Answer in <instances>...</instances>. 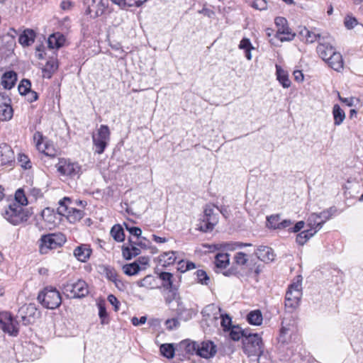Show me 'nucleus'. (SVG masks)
Instances as JSON below:
<instances>
[{"mask_svg": "<svg viewBox=\"0 0 363 363\" xmlns=\"http://www.w3.org/2000/svg\"><path fill=\"white\" fill-rule=\"evenodd\" d=\"M38 315L37 308L34 303L22 306L14 319L9 313H0V328L11 335L16 336L18 333V325L21 323L24 325L30 324Z\"/></svg>", "mask_w": 363, "mask_h": 363, "instance_id": "nucleus-1", "label": "nucleus"}, {"mask_svg": "<svg viewBox=\"0 0 363 363\" xmlns=\"http://www.w3.org/2000/svg\"><path fill=\"white\" fill-rule=\"evenodd\" d=\"M1 214L9 223L13 225H18L27 221L31 216L29 210L24 209L16 203H12L5 207Z\"/></svg>", "mask_w": 363, "mask_h": 363, "instance_id": "nucleus-2", "label": "nucleus"}, {"mask_svg": "<svg viewBox=\"0 0 363 363\" xmlns=\"http://www.w3.org/2000/svg\"><path fill=\"white\" fill-rule=\"evenodd\" d=\"M215 206L207 204L204 207L203 214L198 220L197 229L203 233L211 232L219 220L218 213L214 212Z\"/></svg>", "mask_w": 363, "mask_h": 363, "instance_id": "nucleus-3", "label": "nucleus"}, {"mask_svg": "<svg viewBox=\"0 0 363 363\" xmlns=\"http://www.w3.org/2000/svg\"><path fill=\"white\" fill-rule=\"evenodd\" d=\"M242 350L248 357L260 356L263 352V342L261 337L257 333H252L249 331L242 339Z\"/></svg>", "mask_w": 363, "mask_h": 363, "instance_id": "nucleus-4", "label": "nucleus"}, {"mask_svg": "<svg viewBox=\"0 0 363 363\" xmlns=\"http://www.w3.org/2000/svg\"><path fill=\"white\" fill-rule=\"evenodd\" d=\"M38 301L43 307L48 309H55L62 303V298L60 292L52 286L45 287L38 296Z\"/></svg>", "mask_w": 363, "mask_h": 363, "instance_id": "nucleus-5", "label": "nucleus"}, {"mask_svg": "<svg viewBox=\"0 0 363 363\" xmlns=\"http://www.w3.org/2000/svg\"><path fill=\"white\" fill-rule=\"evenodd\" d=\"M67 239L63 233H50L41 236L40 242V252L47 254L50 250L62 247Z\"/></svg>", "mask_w": 363, "mask_h": 363, "instance_id": "nucleus-6", "label": "nucleus"}, {"mask_svg": "<svg viewBox=\"0 0 363 363\" xmlns=\"http://www.w3.org/2000/svg\"><path fill=\"white\" fill-rule=\"evenodd\" d=\"M71 203L69 198L65 197L59 201L57 211L58 214L65 216L69 223H75L84 217V213L82 210L70 206Z\"/></svg>", "mask_w": 363, "mask_h": 363, "instance_id": "nucleus-7", "label": "nucleus"}, {"mask_svg": "<svg viewBox=\"0 0 363 363\" xmlns=\"http://www.w3.org/2000/svg\"><path fill=\"white\" fill-rule=\"evenodd\" d=\"M55 167L60 176L69 179L79 178L82 173L81 166L69 159L60 158Z\"/></svg>", "mask_w": 363, "mask_h": 363, "instance_id": "nucleus-8", "label": "nucleus"}, {"mask_svg": "<svg viewBox=\"0 0 363 363\" xmlns=\"http://www.w3.org/2000/svg\"><path fill=\"white\" fill-rule=\"evenodd\" d=\"M63 290L67 296L73 298H80L89 294L88 285L82 279L66 283L63 286Z\"/></svg>", "mask_w": 363, "mask_h": 363, "instance_id": "nucleus-9", "label": "nucleus"}, {"mask_svg": "<svg viewBox=\"0 0 363 363\" xmlns=\"http://www.w3.org/2000/svg\"><path fill=\"white\" fill-rule=\"evenodd\" d=\"M110 130L106 125H101L96 134H93L92 140L95 147V152L102 154L110 140Z\"/></svg>", "mask_w": 363, "mask_h": 363, "instance_id": "nucleus-10", "label": "nucleus"}, {"mask_svg": "<svg viewBox=\"0 0 363 363\" xmlns=\"http://www.w3.org/2000/svg\"><path fill=\"white\" fill-rule=\"evenodd\" d=\"M91 1V4H89V0H87L86 4L88 6L85 11V13L86 15H89L91 18H95L101 16L108 7V0Z\"/></svg>", "mask_w": 363, "mask_h": 363, "instance_id": "nucleus-11", "label": "nucleus"}, {"mask_svg": "<svg viewBox=\"0 0 363 363\" xmlns=\"http://www.w3.org/2000/svg\"><path fill=\"white\" fill-rule=\"evenodd\" d=\"M13 114L10 97L6 94L0 93V121H9L12 118Z\"/></svg>", "mask_w": 363, "mask_h": 363, "instance_id": "nucleus-12", "label": "nucleus"}, {"mask_svg": "<svg viewBox=\"0 0 363 363\" xmlns=\"http://www.w3.org/2000/svg\"><path fill=\"white\" fill-rule=\"evenodd\" d=\"M217 352V347L213 342L211 340L199 342V349L197 355L204 358L210 359L213 357Z\"/></svg>", "mask_w": 363, "mask_h": 363, "instance_id": "nucleus-13", "label": "nucleus"}, {"mask_svg": "<svg viewBox=\"0 0 363 363\" xmlns=\"http://www.w3.org/2000/svg\"><path fill=\"white\" fill-rule=\"evenodd\" d=\"M14 152L11 147L6 143L0 145L1 165H11L14 162Z\"/></svg>", "mask_w": 363, "mask_h": 363, "instance_id": "nucleus-14", "label": "nucleus"}, {"mask_svg": "<svg viewBox=\"0 0 363 363\" xmlns=\"http://www.w3.org/2000/svg\"><path fill=\"white\" fill-rule=\"evenodd\" d=\"M274 23L277 27V33L278 34H284L288 35V38H285L286 40H291L294 38V34L291 33L290 31V28L288 27L287 21L285 18L278 16L275 18ZM281 40H284L283 38H281Z\"/></svg>", "mask_w": 363, "mask_h": 363, "instance_id": "nucleus-15", "label": "nucleus"}, {"mask_svg": "<svg viewBox=\"0 0 363 363\" xmlns=\"http://www.w3.org/2000/svg\"><path fill=\"white\" fill-rule=\"evenodd\" d=\"M255 253L257 257L264 262H271L274 259L273 250L268 246H259Z\"/></svg>", "mask_w": 363, "mask_h": 363, "instance_id": "nucleus-16", "label": "nucleus"}, {"mask_svg": "<svg viewBox=\"0 0 363 363\" xmlns=\"http://www.w3.org/2000/svg\"><path fill=\"white\" fill-rule=\"evenodd\" d=\"M65 43V38L60 32L51 34L48 39V45L50 49L58 50L64 45Z\"/></svg>", "mask_w": 363, "mask_h": 363, "instance_id": "nucleus-17", "label": "nucleus"}, {"mask_svg": "<svg viewBox=\"0 0 363 363\" xmlns=\"http://www.w3.org/2000/svg\"><path fill=\"white\" fill-rule=\"evenodd\" d=\"M335 49L328 42L323 40L320 42L317 47V52L318 55L325 62L335 52Z\"/></svg>", "mask_w": 363, "mask_h": 363, "instance_id": "nucleus-18", "label": "nucleus"}, {"mask_svg": "<svg viewBox=\"0 0 363 363\" xmlns=\"http://www.w3.org/2000/svg\"><path fill=\"white\" fill-rule=\"evenodd\" d=\"M302 296L301 291H286L285 296V306L291 308H296L300 302Z\"/></svg>", "mask_w": 363, "mask_h": 363, "instance_id": "nucleus-19", "label": "nucleus"}, {"mask_svg": "<svg viewBox=\"0 0 363 363\" xmlns=\"http://www.w3.org/2000/svg\"><path fill=\"white\" fill-rule=\"evenodd\" d=\"M299 35L302 40H305L306 43H313L317 40L320 43L324 40V38H321L319 33H316L314 31L309 30L305 27L301 28L299 31Z\"/></svg>", "mask_w": 363, "mask_h": 363, "instance_id": "nucleus-20", "label": "nucleus"}, {"mask_svg": "<svg viewBox=\"0 0 363 363\" xmlns=\"http://www.w3.org/2000/svg\"><path fill=\"white\" fill-rule=\"evenodd\" d=\"M58 66L56 56L50 57L43 68V77L51 78L52 74L57 70Z\"/></svg>", "mask_w": 363, "mask_h": 363, "instance_id": "nucleus-21", "label": "nucleus"}, {"mask_svg": "<svg viewBox=\"0 0 363 363\" xmlns=\"http://www.w3.org/2000/svg\"><path fill=\"white\" fill-rule=\"evenodd\" d=\"M325 62L332 69L337 72H340L343 69V59L340 52H335Z\"/></svg>", "mask_w": 363, "mask_h": 363, "instance_id": "nucleus-22", "label": "nucleus"}, {"mask_svg": "<svg viewBox=\"0 0 363 363\" xmlns=\"http://www.w3.org/2000/svg\"><path fill=\"white\" fill-rule=\"evenodd\" d=\"M158 277L162 281V286L164 290L179 287L174 284L173 274L170 272H162L158 274Z\"/></svg>", "mask_w": 363, "mask_h": 363, "instance_id": "nucleus-23", "label": "nucleus"}, {"mask_svg": "<svg viewBox=\"0 0 363 363\" xmlns=\"http://www.w3.org/2000/svg\"><path fill=\"white\" fill-rule=\"evenodd\" d=\"M17 81V74L14 71L6 72L1 78V84L4 89H11Z\"/></svg>", "mask_w": 363, "mask_h": 363, "instance_id": "nucleus-24", "label": "nucleus"}, {"mask_svg": "<svg viewBox=\"0 0 363 363\" xmlns=\"http://www.w3.org/2000/svg\"><path fill=\"white\" fill-rule=\"evenodd\" d=\"M140 250L133 244L122 246V255L125 259L130 260L140 254Z\"/></svg>", "mask_w": 363, "mask_h": 363, "instance_id": "nucleus-25", "label": "nucleus"}, {"mask_svg": "<svg viewBox=\"0 0 363 363\" xmlns=\"http://www.w3.org/2000/svg\"><path fill=\"white\" fill-rule=\"evenodd\" d=\"M35 33L31 29L25 30L18 38V43L23 46H29L35 40Z\"/></svg>", "mask_w": 363, "mask_h": 363, "instance_id": "nucleus-26", "label": "nucleus"}, {"mask_svg": "<svg viewBox=\"0 0 363 363\" xmlns=\"http://www.w3.org/2000/svg\"><path fill=\"white\" fill-rule=\"evenodd\" d=\"M176 253L175 251L163 252L159 256V263L164 267L174 264L177 259Z\"/></svg>", "mask_w": 363, "mask_h": 363, "instance_id": "nucleus-27", "label": "nucleus"}, {"mask_svg": "<svg viewBox=\"0 0 363 363\" xmlns=\"http://www.w3.org/2000/svg\"><path fill=\"white\" fill-rule=\"evenodd\" d=\"M91 250L86 245H80L77 247L74 250V255L80 262H86L90 257Z\"/></svg>", "mask_w": 363, "mask_h": 363, "instance_id": "nucleus-28", "label": "nucleus"}, {"mask_svg": "<svg viewBox=\"0 0 363 363\" xmlns=\"http://www.w3.org/2000/svg\"><path fill=\"white\" fill-rule=\"evenodd\" d=\"M214 264L217 269H225L230 264L229 255L228 253H218L215 257Z\"/></svg>", "mask_w": 363, "mask_h": 363, "instance_id": "nucleus-29", "label": "nucleus"}, {"mask_svg": "<svg viewBox=\"0 0 363 363\" xmlns=\"http://www.w3.org/2000/svg\"><path fill=\"white\" fill-rule=\"evenodd\" d=\"M276 74L278 81L284 88H289L291 86V81L287 72L279 65H276Z\"/></svg>", "mask_w": 363, "mask_h": 363, "instance_id": "nucleus-30", "label": "nucleus"}, {"mask_svg": "<svg viewBox=\"0 0 363 363\" xmlns=\"http://www.w3.org/2000/svg\"><path fill=\"white\" fill-rule=\"evenodd\" d=\"M180 347L183 348L187 354H195L197 355V350L199 349L198 342L185 340L180 342Z\"/></svg>", "mask_w": 363, "mask_h": 363, "instance_id": "nucleus-31", "label": "nucleus"}, {"mask_svg": "<svg viewBox=\"0 0 363 363\" xmlns=\"http://www.w3.org/2000/svg\"><path fill=\"white\" fill-rule=\"evenodd\" d=\"M167 294L164 295V301L166 304L170 305L174 301L177 303L181 301V297L179 293V287L167 289Z\"/></svg>", "mask_w": 363, "mask_h": 363, "instance_id": "nucleus-32", "label": "nucleus"}, {"mask_svg": "<svg viewBox=\"0 0 363 363\" xmlns=\"http://www.w3.org/2000/svg\"><path fill=\"white\" fill-rule=\"evenodd\" d=\"M333 116L334 125H340L345 119V113L338 104H335L333 107Z\"/></svg>", "mask_w": 363, "mask_h": 363, "instance_id": "nucleus-33", "label": "nucleus"}, {"mask_svg": "<svg viewBox=\"0 0 363 363\" xmlns=\"http://www.w3.org/2000/svg\"><path fill=\"white\" fill-rule=\"evenodd\" d=\"M318 213H311L307 220V223L308 227L310 228L308 230L311 232H313V230H316V233L320 230L323 227V222L318 220Z\"/></svg>", "mask_w": 363, "mask_h": 363, "instance_id": "nucleus-34", "label": "nucleus"}, {"mask_svg": "<svg viewBox=\"0 0 363 363\" xmlns=\"http://www.w3.org/2000/svg\"><path fill=\"white\" fill-rule=\"evenodd\" d=\"M175 311L178 317L182 320L187 321L192 318V310L184 308L182 301L179 303H177V308Z\"/></svg>", "mask_w": 363, "mask_h": 363, "instance_id": "nucleus-35", "label": "nucleus"}, {"mask_svg": "<svg viewBox=\"0 0 363 363\" xmlns=\"http://www.w3.org/2000/svg\"><path fill=\"white\" fill-rule=\"evenodd\" d=\"M36 147L40 152H43L45 155L48 157H54L57 155V150L55 148H53L52 145L43 144L39 140L36 144Z\"/></svg>", "mask_w": 363, "mask_h": 363, "instance_id": "nucleus-36", "label": "nucleus"}, {"mask_svg": "<svg viewBox=\"0 0 363 363\" xmlns=\"http://www.w3.org/2000/svg\"><path fill=\"white\" fill-rule=\"evenodd\" d=\"M248 323L251 325H260L262 323V314L259 310L250 312L247 316Z\"/></svg>", "mask_w": 363, "mask_h": 363, "instance_id": "nucleus-37", "label": "nucleus"}, {"mask_svg": "<svg viewBox=\"0 0 363 363\" xmlns=\"http://www.w3.org/2000/svg\"><path fill=\"white\" fill-rule=\"evenodd\" d=\"M248 330H242L239 326H233L230 331V337L234 341H238L240 338L242 340L247 335Z\"/></svg>", "mask_w": 363, "mask_h": 363, "instance_id": "nucleus-38", "label": "nucleus"}, {"mask_svg": "<svg viewBox=\"0 0 363 363\" xmlns=\"http://www.w3.org/2000/svg\"><path fill=\"white\" fill-rule=\"evenodd\" d=\"M239 48L241 50H245V57L250 60L252 59V54L251 51L254 49V47L252 46L250 39L247 38H242L239 44Z\"/></svg>", "mask_w": 363, "mask_h": 363, "instance_id": "nucleus-39", "label": "nucleus"}, {"mask_svg": "<svg viewBox=\"0 0 363 363\" xmlns=\"http://www.w3.org/2000/svg\"><path fill=\"white\" fill-rule=\"evenodd\" d=\"M111 235L116 242H123L125 240L123 229L119 224L114 225L112 227Z\"/></svg>", "mask_w": 363, "mask_h": 363, "instance_id": "nucleus-40", "label": "nucleus"}, {"mask_svg": "<svg viewBox=\"0 0 363 363\" xmlns=\"http://www.w3.org/2000/svg\"><path fill=\"white\" fill-rule=\"evenodd\" d=\"M315 233L316 230H313V232L308 230L301 231L297 235L296 241L299 245H303Z\"/></svg>", "mask_w": 363, "mask_h": 363, "instance_id": "nucleus-41", "label": "nucleus"}, {"mask_svg": "<svg viewBox=\"0 0 363 363\" xmlns=\"http://www.w3.org/2000/svg\"><path fill=\"white\" fill-rule=\"evenodd\" d=\"M141 269L142 267L140 266H138V264L135 262L130 264H126L123 267V272L128 276L135 275Z\"/></svg>", "mask_w": 363, "mask_h": 363, "instance_id": "nucleus-42", "label": "nucleus"}, {"mask_svg": "<svg viewBox=\"0 0 363 363\" xmlns=\"http://www.w3.org/2000/svg\"><path fill=\"white\" fill-rule=\"evenodd\" d=\"M161 354L167 359H172L174 356V347L173 344H162L160 347Z\"/></svg>", "mask_w": 363, "mask_h": 363, "instance_id": "nucleus-43", "label": "nucleus"}, {"mask_svg": "<svg viewBox=\"0 0 363 363\" xmlns=\"http://www.w3.org/2000/svg\"><path fill=\"white\" fill-rule=\"evenodd\" d=\"M337 212V208L335 206H332L326 210L323 211L320 213H318V218L320 219L321 222H323V225Z\"/></svg>", "mask_w": 363, "mask_h": 363, "instance_id": "nucleus-44", "label": "nucleus"}, {"mask_svg": "<svg viewBox=\"0 0 363 363\" xmlns=\"http://www.w3.org/2000/svg\"><path fill=\"white\" fill-rule=\"evenodd\" d=\"M155 278L152 275H147L143 279L137 281V285L140 287H145L146 289H154L153 284Z\"/></svg>", "mask_w": 363, "mask_h": 363, "instance_id": "nucleus-45", "label": "nucleus"}, {"mask_svg": "<svg viewBox=\"0 0 363 363\" xmlns=\"http://www.w3.org/2000/svg\"><path fill=\"white\" fill-rule=\"evenodd\" d=\"M21 206H26L28 204V199L26 196L24 191L22 189H18L15 193V202Z\"/></svg>", "mask_w": 363, "mask_h": 363, "instance_id": "nucleus-46", "label": "nucleus"}, {"mask_svg": "<svg viewBox=\"0 0 363 363\" xmlns=\"http://www.w3.org/2000/svg\"><path fill=\"white\" fill-rule=\"evenodd\" d=\"M203 317L211 318L213 315V318H217V307L214 304L206 306L201 311Z\"/></svg>", "mask_w": 363, "mask_h": 363, "instance_id": "nucleus-47", "label": "nucleus"}, {"mask_svg": "<svg viewBox=\"0 0 363 363\" xmlns=\"http://www.w3.org/2000/svg\"><path fill=\"white\" fill-rule=\"evenodd\" d=\"M30 81L26 79H23L18 85V89L20 94L25 95L30 90Z\"/></svg>", "mask_w": 363, "mask_h": 363, "instance_id": "nucleus-48", "label": "nucleus"}, {"mask_svg": "<svg viewBox=\"0 0 363 363\" xmlns=\"http://www.w3.org/2000/svg\"><path fill=\"white\" fill-rule=\"evenodd\" d=\"M247 2L255 9L259 11L267 9V2L266 0H253L252 1H247Z\"/></svg>", "mask_w": 363, "mask_h": 363, "instance_id": "nucleus-49", "label": "nucleus"}, {"mask_svg": "<svg viewBox=\"0 0 363 363\" xmlns=\"http://www.w3.org/2000/svg\"><path fill=\"white\" fill-rule=\"evenodd\" d=\"M125 229L129 232V233L135 237H136L138 239L142 238L144 240H146V238L141 236L142 234V230L135 226H130L128 224L124 223Z\"/></svg>", "mask_w": 363, "mask_h": 363, "instance_id": "nucleus-50", "label": "nucleus"}, {"mask_svg": "<svg viewBox=\"0 0 363 363\" xmlns=\"http://www.w3.org/2000/svg\"><path fill=\"white\" fill-rule=\"evenodd\" d=\"M234 261L236 264L244 266L248 261L247 255L242 252H238L234 256Z\"/></svg>", "mask_w": 363, "mask_h": 363, "instance_id": "nucleus-51", "label": "nucleus"}, {"mask_svg": "<svg viewBox=\"0 0 363 363\" xmlns=\"http://www.w3.org/2000/svg\"><path fill=\"white\" fill-rule=\"evenodd\" d=\"M41 216L45 221L49 223H52L55 221V214L53 213V211L50 208H45L41 213Z\"/></svg>", "mask_w": 363, "mask_h": 363, "instance_id": "nucleus-52", "label": "nucleus"}, {"mask_svg": "<svg viewBox=\"0 0 363 363\" xmlns=\"http://www.w3.org/2000/svg\"><path fill=\"white\" fill-rule=\"evenodd\" d=\"M267 221L271 228L274 229H279V225L280 223V216L279 215H272L267 218Z\"/></svg>", "mask_w": 363, "mask_h": 363, "instance_id": "nucleus-53", "label": "nucleus"}, {"mask_svg": "<svg viewBox=\"0 0 363 363\" xmlns=\"http://www.w3.org/2000/svg\"><path fill=\"white\" fill-rule=\"evenodd\" d=\"M18 161L21 166L24 169H29L31 167L30 162L27 155L24 154H19L18 157Z\"/></svg>", "mask_w": 363, "mask_h": 363, "instance_id": "nucleus-54", "label": "nucleus"}, {"mask_svg": "<svg viewBox=\"0 0 363 363\" xmlns=\"http://www.w3.org/2000/svg\"><path fill=\"white\" fill-rule=\"evenodd\" d=\"M196 276L198 279V281L201 284L208 285V281L209 280V277L207 275L206 272L202 269H199L196 272Z\"/></svg>", "mask_w": 363, "mask_h": 363, "instance_id": "nucleus-55", "label": "nucleus"}, {"mask_svg": "<svg viewBox=\"0 0 363 363\" xmlns=\"http://www.w3.org/2000/svg\"><path fill=\"white\" fill-rule=\"evenodd\" d=\"M104 272H105L106 278L108 280L111 281L112 282L116 281V279L118 277H119L117 272H116V270L113 268L106 267Z\"/></svg>", "mask_w": 363, "mask_h": 363, "instance_id": "nucleus-56", "label": "nucleus"}, {"mask_svg": "<svg viewBox=\"0 0 363 363\" xmlns=\"http://www.w3.org/2000/svg\"><path fill=\"white\" fill-rule=\"evenodd\" d=\"M221 318V325L223 328V330H228L230 329L232 320L231 318L225 314V315H220Z\"/></svg>", "mask_w": 363, "mask_h": 363, "instance_id": "nucleus-57", "label": "nucleus"}, {"mask_svg": "<svg viewBox=\"0 0 363 363\" xmlns=\"http://www.w3.org/2000/svg\"><path fill=\"white\" fill-rule=\"evenodd\" d=\"M344 24L347 29H352L355 26H357V20L351 16H347L345 18Z\"/></svg>", "mask_w": 363, "mask_h": 363, "instance_id": "nucleus-58", "label": "nucleus"}, {"mask_svg": "<svg viewBox=\"0 0 363 363\" xmlns=\"http://www.w3.org/2000/svg\"><path fill=\"white\" fill-rule=\"evenodd\" d=\"M139 241H133L131 238H129L128 240V242L129 244H133L136 247H140L141 248H147L149 247V241L146 239V240H144L142 238H139Z\"/></svg>", "mask_w": 363, "mask_h": 363, "instance_id": "nucleus-59", "label": "nucleus"}, {"mask_svg": "<svg viewBox=\"0 0 363 363\" xmlns=\"http://www.w3.org/2000/svg\"><path fill=\"white\" fill-rule=\"evenodd\" d=\"M252 245L250 243H243V242H231V243H225V247L228 250H235L237 248H241L245 246H251Z\"/></svg>", "mask_w": 363, "mask_h": 363, "instance_id": "nucleus-60", "label": "nucleus"}, {"mask_svg": "<svg viewBox=\"0 0 363 363\" xmlns=\"http://www.w3.org/2000/svg\"><path fill=\"white\" fill-rule=\"evenodd\" d=\"M165 325L167 329L172 330L179 327V322L178 321L177 318H171L165 321Z\"/></svg>", "mask_w": 363, "mask_h": 363, "instance_id": "nucleus-61", "label": "nucleus"}, {"mask_svg": "<svg viewBox=\"0 0 363 363\" xmlns=\"http://www.w3.org/2000/svg\"><path fill=\"white\" fill-rule=\"evenodd\" d=\"M288 333H289V328L282 326L281 328L280 329V334H279V336L278 338L279 342H280L281 343H286L287 342L286 335H288Z\"/></svg>", "mask_w": 363, "mask_h": 363, "instance_id": "nucleus-62", "label": "nucleus"}, {"mask_svg": "<svg viewBox=\"0 0 363 363\" xmlns=\"http://www.w3.org/2000/svg\"><path fill=\"white\" fill-rule=\"evenodd\" d=\"M150 259L148 257H140L137 260L135 261L138 266L142 267V269H145V267L148 265Z\"/></svg>", "mask_w": 363, "mask_h": 363, "instance_id": "nucleus-63", "label": "nucleus"}, {"mask_svg": "<svg viewBox=\"0 0 363 363\" xmlns=\"http://www.w3.org/2000/svg\"><path fill=\"white\" fill-rule=\"evenodd\" d=\"M25 96H26L27 100L30 103H32V102L36 101L38 98V95L37 92H35L31 89L26 94H25Z\"/></svg>", "mask_w": 363, "mask_h": 363, "instance_id": "nucleus-64", "label": "nucleus"}]
</instances>
